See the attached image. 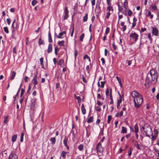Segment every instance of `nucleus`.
<instances>
[{
	"mask_svg": "<svg viewBox=\"0 0 159 159\" xmlns=\"http://www.w3.org/2000/svg\"><path fill=\"white\" fill-rule=\"evenodd\" d=\"M9 117V115H7L4 117V122L5 124H7L8 122V118Z\"/></svg>",
	"mask_w": 159,
	"mask_h": 159,
	"instance_id": "nucleus-20",
	"label": "nucleus"
},
{
	"mask_svg": "<svg viewBox=\"0 0 159 159\" xmlns=\"http://www.w3.org/2000/svg\"><path fill=\"white\" fill-rule=\"evenodd\" d=\"M6 21L7 24L8 25H10V24L11 22L10 19L9 18L7 19Z\"/></svg>",
	"mask_w": 159,
	"mask_h": 159,
	"instance_id": "nucleus-55",
	"label": "nucleus"
},
{
	"mask_svg": "<svg viewBox=\"0 0 159 159\" xmlns=\"http://www.w3.org/2000/svg\"><path fill=\"white\" fill-rule=\"evenodd\" d=\"M110 30V29L109 27L107 28L106 29V30H105V34H108Z\"/></svg>",
	"mask_w": 159,
	"mask_h": 159,
	"instance_id": "nucleus-45",
	"label": "nucleus"
},
{
	"mask_svg": "<svg viewBox=\"0 0 159 159\" xmlns=\"http://www.w3.org/2000/svg\"><path fill=\"white\" fill-rule=\"evenodd\" d=\"M50 141L52 143V144H54L56 142V139L55 137L51 138L50 139Z\"/></svg>",
	"mask_w": 159,
	"mask_h": 159,
	"instance_id": "nucleus-27",
	"label": "nucleus"
},
{
	"mask_svg": "<svg viewBox=\"0 0 159 159\" xmlns=\"http://www.w3.org/2000/svg\"><path fill=\"white\" fill-rule=\"evenodd\" d=\"M88 14H85V15L84 17L83 18V21L85 22L87 20H88Z\"/></svg>",
	"mask_w": 159,
	"mask_h": 159,
	"instance_id": "nucleus-36",
	"label": "nucleus"
},
{
	"mask_svg": "<svg viewBox=\"0 0 159 159\" xmlns=\"http://www.w3.org/2000/svg\"><path fill=\"white\" fill-rule=\"evenodd\" d=\"M95 12L96 13L98 14L100 12L101 9L99 8H97L96 7L95 8Z\"/></svg>",
	"mask_w": 159,
	"mask_h": 159,
	"instance_id": "nucleus-39",
	"label": "nucleus"
},
{
	"mask_svg": "<svg viewBox=\"0 0 159 159\" xmlns=\"http://www.w3.org/2000/svg\"><path fill=\"white\" fill-rule=\"evenodd\" d=\"M134 131H134L135 133H138L139 132V127L138 125L136 124L134 126Z\"/></svg>",
	"mask_w": 159,
	"mask_h": 159,
	"instance_id": "nucleus-21",
	"label": "nucleus"
},
{
	"mask_svg": "<svg viewBox=\"0 0 159 159\" xmlns=\"http://www.w3.org/2000/svg\"><path fill=\"white\" fill-rule=\"evenodd\" d=\"M43 40L41 39L40 38L39 39V45H41L43 44H44L43 43Z\"/></svg>",
	"mask_w": 159,
	"mask_h": 159,
	"instance_id": "nucleus-29",
	"label": "nucleus"
},
{
	"mask_svg": "<svg viewBox=\"0 0 159 159\" xmlns=\"http://www.w3.org/2000/svg\"><path fill=\"white\" fill-rule=\"evenodd\" d=\"M109 94V91L108 88H107L106 91V94L107 96H108Z\"/></svg>",
	"mask_w": 159,
	"mask_h": 159,
	"instance_id": "nucleus-60",
	"label": "nucleus"
},
{
	"mask_svg": "<svg viewBox=\"0 0 159 159\" xmlns=\"http://www.w3.org/2000/svg\"><path fill=\"white\" fill-rule=\"evenodd\" d=\"M153 132L155 134L154 135H156L158 134V131L156 129H154Z\"/></svg>",
	"mask_w": 159,
	"mask_h": 159,
	"instance_id": "nucleus-63",
	"label": "nucleus"
},
{
	"mask_svg": "<svg viewBox=\"0 0 159 159\" xmlns=\"http://www.w3.org/2000/svg\"><path fill=\"white\" fill-rule=\"evenodd\" d=\"M24 136V133L23 132H22L21 134V136L20 139V141L22 142L23 141V137Z\"/></svg>",
	"mask_w": 159,
	"mask_h": 159,
	"instance_id": "nucleus-42",
	"label": "nucleus"
},
{
	"mask_svg": "<svg viewBox=\"0 0 159 159\" xmlns=\"http://www.w3.org/2000/svg\"><path fill=\"white\" fill-rule=\"evenodd\" d=\"M98 1H99V0H98V1L97 2L96 6V7L100 8V2H98Z\"/></svg>",
	"mask_w": 159,
	"mask_h": 159,
	"instance_id": "nucleus-53",
	"label": "nucleus"
},
{
	"mask_svg": "<svg viewBox=\"0 0 159 159\" xmlns=\"http://www.w3.org/2000/svg\"><path fill=\"white\" fill-rule=\"evenodd\" d=\"M78 148L79 150L81 151L83 150V146L82 144H80L78 146Z\"/></svg>",
	"mask_w": 159,
	"mask_h": 159,
	"instance_id": "nucleus-41",
	"label": "nucleus"
},
{
	"mask_svg": "<svg viewBox=\"0 0 159 159\" xmlns=\"http://www.w3.org/2000/svg\"><path fill=\"white\" fill-rule=\"evenodd\" d=\"M68 139L66 138V137L65 136L64 140H63V143L65 146L66 147L67 149L69 150V146L67 145V141H68Z\"/></svg>",
	"mask_w": 159,
	"mask_h": 159,
	"instance_id": "nucleus-10",
	"label": "nucleus"
},
{
	"mask_svg": "<svg viewBox=\"0 0 159 159\" xmlns=\"http://www.w3.org/2000/svg\"><path fill=\"white\" fill-rule=\"evenodd\" d=\"M126 128L124 126L122 127V129L121 133H127Z\"/></svg>",
	"mask_w": 159,
	"mask_h": 159,
	"instance_id": "nucleus-25",
	"label": "nucleus"
},
{
	"mask_svg": "<svg viewBox=\"0 0 159 159\" xmlns=\"http://www.w3.org/2000/svg\"><path fill=\"white\" fill-rule=\"evenodd\" d=\"M145 132H152V129L150 125L148 124H145Z\"/></svg>",
	"mask_w": 159,
	"mask_h": 159,
	"instance_id": "nucleus-9",
	"label": "nucleus"
},
{
	"mask_svg": "<svg viewBox=\"0 0 159 159\" xmlns=\"http://www.w3.org/2000/svg\"><path fill=\"white\" fill-rule=\"evenodd\" d=\"M38 77L37 75H35L34 76L32 80V82L34 84V87L33 89L36 88L35 86L38 84V81L37 80Z\"/></svg>",
	"mask_w": 159,
	"mask_h": 159,
	"instance_id": "nucleus-5",
	"label": "nucleus"
},
{
	"mask_svg": "<svg viewBox=\"0 0 159 159\" xmlns=\"http://www.w3.org/2000/svg\"><path fill=\"white\" fill-rule=\"evenodd\" d=\"M37 3V1L36 0H33L31 2V4L32 6H35Z\"/></svg>",
	"mask_w": 159,
	"mask_h": 159,
	"instance_id": "nucleus-40",
	"label": "nucleus"
},
{
	"mask_svg": "<svg viewBox=\"0 0 159 159\" xmlns=\"http://www.w3.org/2000/svg\"><path fill=\"white\" fill-rule=\"evenodd\" d=\"M132 96L134 98L133 101L134 106L136 109H138L141 105L143 100L142 96L136 91H133L131 93Z\"/></svg>",
	"mask_w": 159,
	"mask_h": 159,
	"instance_id": "nucleus-2",
	"label": "nucleus"
},
{
	"mask_svg": "<svg viewBox=\"0 0 159 159\" xmlns=\"http://www.w3.org/2000/svg\"><path fill=\"white\" fill-rule=\"evenodd\" d=\"M17 156L16 154L11 153L9 156L8 159H17Z\"/></svg>",
	"mask_w": 159,
	"mask_h": 159,
	"instance_id": "nucleus-11",
	"label": "nucleus"
},
{
	"mask_svg": "<svg viewBox=\"0 0 159 159\" xmlns=\"http://www.w3.org/2000/svg\"><path fill=\"white\" fill-rule=\"evenodd\" d=\"M146 30V28H142L141 29V31L142 32H144V31H145V30Z\"/></svg>",
	"mask_w": 159,
	"mask_h": 159,
	"instance_id": "nucleus-64",
	"label": "nucleus"
},
{
	"mask_svg": "<svg viewBox=\"0 0 159 159\" xmlns=\"http://www.w3.org/2000/svg\"><path fill=\"white\" fill-rule=\"evenodd\" d=\"M106 83L105 81H101V87L102 88H103L105 84Z\"/></svg>",
	"mask_w": 159,
	"mask_h": 159,
	"instance_id": "nucleus-49",
	"label": "nucleus"
},
{
	"mask_svg": "<svg viewBox=\"0 0 159 159\" xmlns=\"http://www.w3.org/2000/svg\"><path fill=\"white\" fill-rule=\"evenodd\" d=\"M119 10L120 11L121 13L125 15L127 14L126 11L127 9L126 7H124V6H123L122 7L119 8Z\"/></svg>",
	"mask_w": 159,
	"mask_h": 159,
	"instance_id": "nucleus-7",
	"label": "nucleus"
},
{
	"mask_svg": "<svg viewBox=\"0 0 159 159\" xmlns=\"http://www.w3.org/2000/svg\"><path fill=\"white\" fill-rule=\"evenodd\" d=\"M158 77L157 73L154 70H150L147 75L145 85L146 86V85H147L150 86L152 84V82H157Z\"/></svg>",
	"mask_w": 159,
	"mask_h": 159,
	"instance_id": "nucleus-1",
	"label": "nucleus"
},
{
	"mask_svg": "<svg viewBox=\"0 0 159 159\" xmlns=\"http://www.w3.org/2000/svg\"><path fill=\"white\" fill-rule=\"evenodd\" d=\"M75 98L78 101V102H80V101H81V98L79 96H76L75 95Z\"/></svg>",
	"mask_w": 159,
	"mask_h": 159,
	"instance_id": "nucleus-47",
	"label": "nucleus"
},
{
	"mask_svg": "<svg viewBox=\"0 0 159 159\" xmlns=\"http://www.w3.org/2000/svg\"><path fill=\"white\" fill-rule=\"evenodd\" d=\"M133 14V12L132 11L129 9L128 11V15L129 16H131Z\"/></svg>",
	"mask_w": 159,
	"mask_h": 159,
	"instance_id": "nucleus-51",
	"label": "nucleus"
},
{
	"mask_svg": "<svg viewBox=\"0 0 159 159\" xmlns=\"http://www.w3.org/2000/svg\"><path fill=\"white\" fill-rule=\"evenodd\" d=\"M4 30V31L7 33V34H8L9 33V30L8 28L6 26L4 27L3 28Z\"/></svg>",
	"mask_w": 159,
	"mask_h": 159,
	"instance_id": "nucleus-38",
	"label": "nucleus"
},
{
	"mask_svg": "<svg viewBox=\"0 0 159 159\" xmlns=\"http://www.w3.org/2000/svg\"><path fill=\"white\" fill-rule=\"evenodd\" d=\"M17 134H15L12 136V141L13 142H14L16 141V140L17 139Z\"/></svg>",
	"mask_w": 159,
	"mask_h": 159,
	"instance_id": "nucleus-26",
	"label": "nucleus"
},
{
	"mask_svg": "<svg viewBox=\"0 0 159 159\" xmlns=\"http://www.w3.org/2000/svg\"><path fill=\"white\" fill-rule=\"evenodd\" d=\"M69 11L68 10L67 7H65L64 11V20H66L68 18L69 15Z\"/></svg>",
	"mask_w": 159,
	"mask_h": 159,
	"instance_id": "nucleus-6",
	"label": "nucleus"
},
{
	"mask_svg": "<svg viewBox=\"0 0 159 159\" xmlns=\"http://www.w3.org/2000/svg\"><path fill=\"white\" fill-rule=\"evenodd\" d=\"M152 34L153 35H154L156 36H157L158 35V30L157 28L154 27H152Z\"/></svg>",
	"mask_w": 159,
	"mask_h": 159,
	"instance_id": "nucleus-8",
	"label": "nucleus"
},
{
	"mask_svg": "<svg viewBox=\"0 0 159 159\" xmlns=\"http://www.w3.org/2000/svg\"><path fill=\"white\" fill-rule=\"evenodd\" d=\"M24 92H25L24 89L23 88H22L21 89V92L20 95L21 98L23 97V95L24 94Z\"/></svg>",
	"mask_w": 159,
	"mask_h": 159,
	"instance_id": "nucleus-44",
	"label": "nucleus"
},
{
	"mask_svg": "<svg viewBox=\"0 0 159 159\" xmlns=\"http://www.w3.org/2000/svg\"><path fill=\"white\" fill-rule=\"evenodd\" d=\"M110 97L111 100H112L113 99L112 96V90L111 89H110Z\"/></svg>",
	"mask_w": 159,
	"mask_h": 159,
	"instance_id": "nucleus-54",
	"label": "nucleus"
},
{
	"mask_svg": "<svg viewBox=\"0 0 159 159\" xmlns=\"http://www.w3.org/2000/svg\"><path fill=\"white\" fill-rule=\"evenodd\" d=\"M66 31H63L59 34L58 35H57V37L58 38H61L62 39L63 38L62 37L64 34H66Z\"/></svg>",
	"mask_w": 159,
	"mask_h": 159,
	"instance_id": "nucleus-13",
	"label": "nucleus"
},
{
	"mask_svg": "<svg viewBox=\"0 0 159 159\" xmlns=\"http://www.w3.org/2000/svg\"><path fill=\"white\" fill-rule=\"evenodd\" d=\"M65 42L63 40H62L60 41H59L58 42V44L60 45V46H63L64 45V43Z\"/></svg>",
	"mask_w": 159,
	"mask_h": 159,
	"instance_id": "nucleus-30",
	"label": "nucleus"
},
{
	"mask_svg": "<svg viewBox=\"0 0 159 159\" xmlns=\"http://www.w3.org/2000/svg\"><path fill=\"white\" fill-rule=\"evenodd\" d=\"M112 47L114 49V50H116V49H117V47L115 45V43L114 41L113 42V43L112 44Z\"/></svg>",
	"mask_w": 159,
	"mask_h": 159,
	"instance_id": "nucleus-48",
	"label": "nucleus"
},
{
	"mask_svg": "<svg viewBox=\"0 0 159 159\" xmlns=\"http://www.w3.org/2000/svg\"><path fill=\"white\" fill-rule=\"evenodd\" d=\"M148 38L150 40H152V39L151 37V34L150 33H148Z\"/></svg>",
	"mask_w": 159,
	"mask_h": 159,
	"instance_id": "nucleus-61",
	"label": "nucleus"
},
{
	"mask_svg": "<svg viewBox=\"0 0 159 159\" xmlns=\"http://www.w3.org/2000/svg\"><path fill=\"white\" fill-rule=\"evenodd\" d=\"M132 149V148H130L129 150L128 151V156L129 157L131 155Z\"/></svg>",
	"mask_w": 159,
	"mask_h": 159,
	"instance_id": "nucleus-57",
	"label": "nucleus"
},
{
	"mask_svg": "<svg viewBox=\"0 0 159 159\" xmlns=\"http://www.w3.org/2000/svg\"><path fill=\"white\" fill-rule=\"evenodd\" d=\"M112 12H110L109 11H107V12L106 13V18L107 19H108L109 18L110 16V14H112Z\"/></svg>",
	"mask_w": 159,
	"mask_h": 159,
	"instance_id": "nucleus-33",
	"label": "nucleus"
},
{
	"mask_svg": "<svg viewBox=\"0 0 159 159\" xmlns=\"http://www.w3.org/2000/svg\"><path fill=\"white\" fill-rule=\"evenodd\" d=\"M66 155V152L62 151L61 153V156L63 158H65Z\"/></svg>",
	"mask_w": 159,
	"mask_h": 159,
	"instance_id": "nucleus-32",
	"label": "nucleus"
},
{
	"mask_svg": "<svg viewBox=\"0 0 159 159\" xmlns=\"http://www.w3.org/2000/svg\"><path fill=\"white\" fill-rule=\"evenodd\" d=\"M139 37V35L135 32L130 34L129 35L130 39H133L134 42H136L137 41Z\"/></svg>",
	"mask_w": 159,
	"mask_h": 159,
	"instance_id": "nucleus-4",
	"label": "nucleus"
},
{
	"mask_svg": "<svg viewBox=\"0 0 159 159\" xmlns=\"http://www.w3.org/2000/svg\"><path fill=\"white\" fill-rule=\"evenodd\" d=\"M151 10L152 11H156L157 10V7L155 4H151L150 5Z\"/></svg>",
	"mask_w": 159,
	"mask_h": 159,
	"instance_id": "nucleus-16",
	"label": "nucleus"
},
{
	"mask_svg": "<svg viewBox=\"0 0 159 159\" xmlns=\"http://www.w3.org/2000/svg\"><path fill=\"white\" fill-rule=\"evenodd\" d=\"M24 80L25 82H27L28 81V80H30V79L27 76H25Z\"/></svg>",
	"mask_w": 159,
	"mask_h": 159,
	"instance_id": "nucleus-52",
	"label": "nucleus"
},
{
	"mask_svg": "<svg viewBox=\"0 0 159 159\" xmlns=\"http://www.w3.org/2000/svg\"><path fill=\"white\" fill-rule=\"evenodd\" d=\"M58 48L57 47H55V53L56 55L57 54Z\"/></svg>",
	"mask_w": 159,
	"mask_h": 159,
	"instance_id": "nucleus-59",
	"label": "nucleus"
},
{
	"mask_svg": "<svg viewBox=\"0 0 159 159\" xmlns=\"http://www.w3.org/2000/svg\"><path fill=\"white\" fill-rule=\"evenodd\" d=\"M127 5L128 2H127V0H125L123 6H124V7H126V6H127Z\"/></svg>",
	"mask_w": 159,
	"mask_h": 159,
	"instance_id": "nucleus-58",
	"label": "nucleus"
},
{
	"mask_svg": "<svg viewBox=\"0 0 159 159\" xmlns=\"http://www.w3.org/2000/svg\"><path fill=\"white\" fill-rule=\"evenodd\" d=\"M48 42L49 43H51L52 42V37L51 34L50 32V30H49L48 33Z\"/></svg>",
	"mask_w": 159,
	"mask_h": 159,
	"instance_id": "nucleus-22",
	"label": "nucleus"
},
{
	"mask_svg": "<svg viewBox=\"0 0 159 159\" xmlns=\"http://www.w3.org/2000/svg\"><path fill=\"white\" fill-rule=\"evenodd\" d=\"M113 7L111 6H108L107 7V11H108L113 12Z\"/></svg>",
	"mask_w": 159,
	"mask_h": 159,
	"instance_id": "nucleus-19",
	"label": "nucleus"
},
{
	"mask_svg": "<svg viewBox=\"0 0 159 159\" xmlns=\"http://www.w3.org/2000/svg\"><path fill=\"white\" fill-rule=\"evenodd\" d=\"M147 16L148 17L150 16L151 19H152L153 18V15L151 14V12L150 11H148Z\"/></svg>",
	"mask_w": 159,
	"mask_h": 159,
	"instance_id": "nucleus-34",
	"label": "nucleus"
},
{
	"mask_svg": "<svg viewBox=\"0 0 159 159\" xmlns=\"http://www.w3.org/2000/svg\"><path fill=\"white\" fill-rule=\"evenodd\" d=\"M52 45L51 44H49L48 46V53H49L52 51Z\"/></svg>",
	"mask_w": 159,
	"mask_h": 159,
	"instance_id": "nucleus-15",
	"label": "nucleus"
},
{
	"mask_svg": "<svg viewBox=\"0 0 159 159\" xmlns=\"http://www.w3.org/2000/svg\"><path fill=\"white\" fill-rule=\"evenodd\" d=\"M95 108L96 111H97L100 112L101 110V108L100 106H95Z\"/></svg>",
	"mask_w": 159,
	"mask_h": 159,
	"instance_id": "nucleus-35",
	"label": "nucleus"
},
{
	"mask_svg": "<svg viewBox=\"0 0 159 159\" xmlns=\"http://www.w3.org/2000/svg\"><path fill=\"white\" fill-rule=\"evenodd\" d=\"M122 102L121 97L120 96L119 99L118 100L117 102V107L118 108L120 106V104Z\"/></svg>",
	"mask_w": 159,
	"mask_h": 159,
	"instance_id": "nucleus-18",
	"label": "nucleus"
},
{
	"mask_svg": "<svg viewBox=\"0 0 159 159\" xmlns=\"http://www.w3.org/2000/svg\"><path fill=\"white\" fill-rule=\"evenodd\" d=\"M133 142H135V143H137V146H136V147L137 148V149H141V145H140V144H138V142L137 141H134V140H133Z\"/></svg>",
	"mask_w": 159,
	"mask_h": 159,
	"instance_id": "nucleus-24",
	"label": "nucleus"
},
{
	"mask_svg": "<svg viewBox=\"0 0 159 159\" xmlns=\"http://www.w3.org/2000/svg\"><path fill=\"white\" fill-rule=\"evenodd\" d=\"M82 80H83V82L84 83H86L87 82V80H86V79H85V77L83 76V77H82Z\"/></svg>",
	"mask_w": 159,
	"mask_h": 159,
	"instance_id": "nucleus-62",
	"label": "nucleus"
},
{
	"mask_svg": "<svg viewBox=\"0 0 159 159\" xmlns=\"http://www.w3.org/2000/svg\"><path fill=\"white\" fill-rule=\"evenodd\" d=\"M16 72L15 71H13L11 72L10 76L9 77L10 80H13L16 75Z\"/></svg>",
	"mask_w": 159,
	"mask_h": 159,
	"instance_id": "nucleus-12",
	"label": "nucleus"
},
{
	"mask_svg": "<svg viewBox=\"0 0 159 159\" xmlns=\"http://www.w3.org/2000/svg\"><path fill=\"white\" fill-rule=\"evenodd\" d=\"M111 0H107V3L108 6H111Z\"/></svg>",
	"mask_w": 159,
	"mask_h": 159,
	"instance_id": "nucleus-56",
	"label": "nucleus"
},
{
	"mask_svg": "<svg viewBox=\"0 0 159 159\" xmlns=\"http://www.w3.org/2000/svg\"><path fill=\"white\" fill-rule=\"evenodd\" d=\"M152 142L156 140V137H157V135H153V134H152Z\"/></svg>",
	"mask_w": 159,
	"mask_h": 159,
	"instance_id": "nucleus-37",
	"label": "nucleus"
},
{
	"mask_svg": "<svg viewBox=\"0 0 159 159\" xmlns=\"http://www.w3.org/2000/svg\"><path fill=\"white\" fill-rule=\"evenodd\" d=\"M64 60H60L58 62V65L61 66Z\"/></svg>",
	"mask_w": 159,
	"mask_h": 159,
	"instance_id": "nucleus-50",
	"label": "nucleus"
},
{
	"mask_svg": "<svg viewBox=\"0 0 159 159\" xmlns=\"http://www.w3.org/2000/svg\"><path fill=\"white\" fill-rule=\"evenodd\" d=\"M84 34H82L81 36H80V41H83V39L84 38Z\"/></svg>",
	"mask_w": 159,
	"mask_h": 159,
	"instance_id": "nucleus-43",
	"label": "nucleus"
},
{
	"mask_svg": "<svg viewBox=\"0 0 159 159\" xmlns=\"http://www.w3.org/2000/svg\"><path fill=\"white\" fill-rule=\"evenodd\" d=\"M134 62V60H131L130 61H129L128 62V66H130L131 65V64H132V62Z\"/></svg>",
	"mask_w": 159,
	"mask_h": 159,
	"instance_id": "nucleus-46",
	"label": "nucleus"
},
{
	"mask_svg": "<svg viewBox=\"0 0 159 159\" xmlns=\"http://www.w3.org/2000/svg\"><path fill=\"white\" fill-rule=\"evenodd\" d=\"M12 28V33H13L16 31V30H17L19 28V26L17 23H16V26L14 27V25L13 27H11Z\"/></svg>",
	"mask_w": 159,
	"mask_h": 159,
	"instance_id": "nucleus-14",
	"label": "nucleus"
},
{
	"mask_svg": "<svg viewBox=\"0 0 159 159\" xmlns=\"http://www.w3.org/2000/svg\"><path fill=\"white\" fill-rule=\"evenodd\" d=\"M116 78L119 83V84H120V86L121 87H122V84H121V80L118 77V76H116Z\"/></svg>",
	"mask_w": 159,
	"mask_h": 159,
	"instance_id": "nucleus-31",
	"label": "nucleus"
},
{
	"mask_svg": "<svg viewBox=\"0 0 159 159\" xmlns=\"http://www.w3.org/2000/svg\"><path fill=\"white\" fill-rule=\"evenodd\" d=\"M93 121V116L89 117L87 120V122L88 123H91Z\"/></svg>",
	"mask_w": 159,
	"mask_h": 159,
	"instance_id": "nucleus-23",
	"label": "nucleus"
},
{
	"mask_svg": "<svg viewBox=\"0 0 159 159\" xmlns=\"http://www.w3.org/2000/svg\"><path fill=\"white\" fill-rule=\"evenodd\" d=\"M81 109L82 114L83 115L85 114L86 113V110L84 104L82 105Z\"/></svg>",
	"mask_w": 159,
	"mask_h": 159,
	"instance_id": "nucleus-17",
	"label": "nucleus"
},
{
	"mask_svg": "<svg viewBox=\"0 0 159 159\" xmlns=\"http://www.w3.org/2000/svg\"><path fill=\"white\" fill-rule=\"evenodd\" d=\"M112 116L111 115H108V119L107 120V122L108 124H109L111 120L112 119Z\"/></svg>",
	"mask_w": 159,
	"mask_h": 159,
	"instance_id": "nucleus-28",
	"label": "nucleus"
},
{
	"mask_svg": "<svg viewBox=\"0 0 159 159\" xmlns=\"http://www.w3.org/2000/svg\"><path fill=\"white\" fill-rule=\"evenodd\" d=\"M96 149L98 154L100 156L102 154L103 152V148L102 147L101 143L99 142L96 146Z\"/></svg>",
	"mask_w": 159,
	"mask_h": 159,
	"instance_id": "nucleus-3",
	"label": "nucleus"
}]
</instances>
